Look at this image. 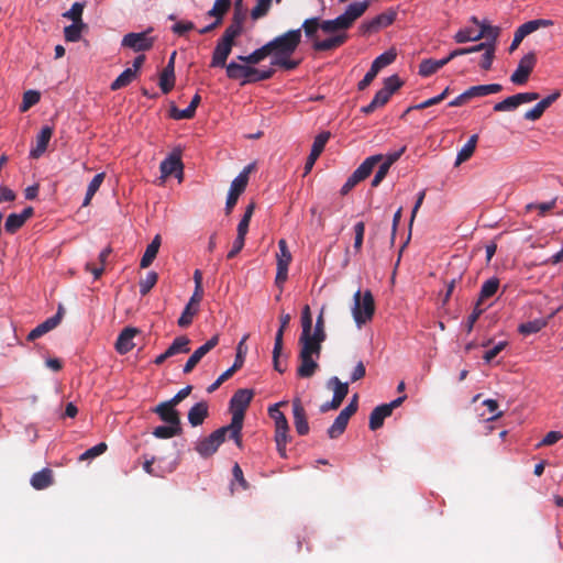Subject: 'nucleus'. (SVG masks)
Here are the masks:
<instances>
[{
    "mask_svg": "<svg viewBox=\"0 0 563 563\" xmlns=\"http://www.w3.org/2000/svg\"><path fill=\"white\" fill-rule=\"evenodd\" d=\"M368 4L366 1L353 2L347 5L344 13L332 20H322L319 16L306 19L302 23L305 36L316 52H328L341 47L346 43V30L363 15Z\"/></svg>",
    "mask_w": 563,
    "mask_h": 563,
    "instance_id": "nucleus-1",
    "label": "nucleus"
},
{
    "mask_svg": "<svg viewBox=\"0 0 563 563\" xmlns=\"http://www.w3.org/2000/svg\"><path fill=\"white\" fill-rule=\"evenodd\" d=\"M301 31H303L302 26L300 29L290 30L267 43L271 51L272 66L285 70H292L298 67L300 62L292 59L291 56L301 43Z\"/></svg>",
    "mask_w": 563,
    "mask_h": 563,
    "instance_id": "nucleus-2",
    "label": "nucleus"
},
{
    "mask_svg": "<svg viewBox=\"0 0 563 563\" xmlns=\"http://www.w3.org/2000/svg\"><path fill=\"white\" fill-rule=\"evenodd\" d=\"M325 339L312 335V333H301L299 336V361L297 375L301 378L311 377L317 368L318 360L321 355V345Z\"/></svg>",
    "mask_w": 563,
    "mask_h": 563,
    "instance_id": "nucleus-3",
    "label": "nucleus"
},
{
    "mask_svg": "<svg viewBox=\"0 0 563 563\" xmlns=\"http://www.w3.org/2000/svg\"><path fill=\"white\" fill-rule=\"evenodd\" d=\"M253 391L250 389H239L234 393L230 400V409L232 412L231 422L228 424L231 428V439L235 442L238 448H242V428L244 420V412L253 399Z\"/></svg>",
    "mask_w": 563,
    "mask_h": 563,
    "instance_id": "nucleus-4",
    "label": "nucleus"
},
{
    "mask_svg": "<svg viewBox=\"0 0 563 563\" xmlns=\"http://www.w3.org/2000/svg\"><path fill=\"white\" fill-rule=\"evenodd\" d=\"M353 301L352 314L357 325L369 321L375 312V302L371 290L364 292L357 290L353 296Z\"/></svg>",
    "mask_w": 563,
    "mask_h": 563,
    "instance_id": "nucleus-5",
    "label": "nucleus"
},
{
    "mask_svg": "<svg viewBox=\"0 0 563 563\" xmlns=\"http://www.w3.org/2000/svg\"><path fill=\"white\" fill-rule=\"evenodd\" d=\"M227 435L231 439V428L229 426H223L214 430L208 437L198 440L195 445V450L201 457L208 459L218 451Z\"/></svg>",
    "mask_w": 563,
    "mask_h": 563,
    "instance_id": "nucleus-6",
    "label": "nucleus"
},
{
    "mask_svg": "<svg viewBox=\"0 0 563 563\" xmlns=\"http://www.w3.org/2000/svg\"><path fill=\"white\" fill-rule=\"evenodd\" d=\"M382 158V154L367 157L346 179L345 184L341 188V195H347L360 181L366 179L372 174L375 165L378 164Z\"/></svg>",
    "mask_w": 563,
    "mask_h": 563,
    "instance_id": "nucleus-7",
    "label": "nucleus"
},
{
    "mask_svg": "<svg viewBox=\"0 0 563 563\" xmlns=\"http://www.w3.org/2000/svg\"><path fill=\"white\" fill-rule=\"evenodd\" d=\"M152 31L153 29L148 27L140 33H128L123 36L121 45L123 47L131 48L134 52L148 51L153 47L155 42V38L151 36Z\"/></svg>",
    "mask_w": 563,
    "mask_h": 563,
    "instance_id": "nucleus-8",
    "label": "nucleus"
},
{
    "mask_svg": "<svg viewBox=\"0 0 563 563\" xmlns=\"http://www.w3.org/2000/svg\"><path fill=\"white\" fill-rule=\"evenodd\" d=\"M252 165H247L231 183L225 202V211L230 213L238 202L240 195L245 190L249 183V174Z\"/></svg>",
    "mask_w": 563,
    "mask_h": 563,
    "instance_id": "nucleus-9",
    "label": "nucleus"
},
{
    "mask_svg": "<svg viewBox=\"0 0 563 563\" xmlns=\"http://www.w3.org/2000/svg\"><path fill=\"white\" fill-rule=\"evenodd\" d=\"M278 249L279 252L276 254L277 272L275 283L282 289L288 278V267L292 256L284 239L278 241Z\"/></svg>",
    "mask_w": 563,
    "mask_h": 563,
    "instance_id": "nucleus-10",
    "label": "nucleus"
},
{
    "mask_svg": "<svg viewBox=\"0 0 563 563\" xmlns=\"http://www.w3.org/2000/svg\"><path fill=\"white\" fill-rule=\"evenodd\" d=\"M552 25H553V21L547 20V19L531 20V21H528V22L521 24L515 32L514 40L511 42L509 51L514 52L518 47V45L522 42V40L527 35L531 34L532 32L539 30L540 27H549Z\"/></svg>",
    "mask_w": 563,
    "mask_h": 563,
    "instance_id": "nucleus-11",
    "label": "nucleus"
},
{
    "mask_svg": "<svg viewBox=\"0 0 563 563\" xmlns=\"http://www.w3.org/2000/svg\"><path fill=\"white\" fill-rule=\"evenodd\" d=\"M536 55L533 53H529L525 55L518 66L517 69L514 71V74L510 77V80L515 85H523L527 82L531 71L534 68L536 65Z\"/></svg>",
    "mask_w": 563,
    "mask_h": 563,
    "instance_id": "nucleus-12",
    "label": "nucleus"
},
{
    "mask_svg": "<svg viewBox=\"0 0 563 563\" xmlns=\"http://www.w3.org/2000/svg\"><path fill=\"white\" fill-rule=\"evenodd\" d=\"M219 343V335H213L211 339H209L205 344L199 346L187 360L186 364L184 365L183 372L185 374H189L196 365L200 362V360L209 353L213 347H216Z\"/></svg>",
    "mask_w": 563,
    "mask_h": 563,
    "instance_id": "nucleus-13",
    "label": "nucleus"
},
{
    "mask_svg": "<svg viewBox=\"0 0 563 563\" xmlns=\"http://www.w3.org/2000/svg\"><path fill=\"white\" fill-rule=\"evenodd\" d=\"M329 139H330V132H322L314 137L310 154L305 164V175L310 173L316 161L323 152L324 146H325L327 142L329 141Z\"/></svg>",
    "mask_w": 563,
    "mask_h": 563,
    "instance_id": "nucleus-14",
    "label": "nucleus"
},
{
    "mask_svg": "<svg viewBox=\"0 0 563 563\" xmlns=\"http://www.w3.org/2000/svg\"><path fill=\"white\" fill-rule=\"evenodd\" d=\"M294 424L299 435H306L309 432V424L306 411L299 398L292 400Z\"/></svg>",
    "mask_w": 563,
    "mask_h": 563,
    "instance_id": "nucleus-15",
    "label": "nucleus"
},
{
    "mask_svg": "<svg viewBox=\"0 0 563 563\" xmlns=\"http://www.w3.org/2000/svg\"><path fill=\"white\" fill-rule=\"evenodd\" d=\"M53 128L45 125L41 129L40 133L36 136L35 146L30 151L31 158H40L46 151L49 140L53 135Z\"/></svg>",
    "mask_w": 563,
    "mask_h": 563,
    "instance_id": "nucleus-16",
    "label": "nucleus"
},
{
    "mask_svg": "<svg viewBox=\"0 0 563 563\" xmlns=\"http://www.w3.org/2000/svg\"><path fill=\"white\" fill-rule=\"evenodd\" d=\"M139 330L135 328H124L119 334L115 342V350L119 354H126L134 347V338L137 334Z\"/></svg>",
    "mask_w": 563,
    "mask_h": 563,
    "instance_id": "nucleus-17",
    "label": "nucleus"
},
{
    "mask_svg": "<svg viewBox=\"0 0 563 563\" xmlns=\"http://www.w3.org/2000/svg\"><path fill=\"white\" fill-rule=\"evenodd\" d=\"M233 44L219 38L210 63L211 67H224L232 51Z\"/></svg>",
    "mask_w": 563,
    "mask_h": 563,
    "instance_id": "nucleus-18",
    "label": "nucleus"
},
{
    "mask_svg": "<svg viewBox=\"0 0 563 563\" xmlns=\"http://www.w3.org/2000/svg\"><path fill=\"white\" fill-rule=\"evenodd\" d=\"M175 407V405H172L170 401L167 400L157 405L154 412H156L164 422L180 426L179 413Z\"/></svg>",
    "mask_w": 563,
    "mask_h": 563,
    "instance_id": "nucleus-19",
    "label": "nucleus"
},
{
    "mask_svg": "<svg viewBox=\"0 0 563 563\" xmlns=\"http://www.w3.org/2000/svg\"><path fill=\"white\" fill-rule=\"evenodd\" d=\"M207 417L208 404L206 401L197 402L188 411V421L192 427L202 424Z\"/></svg>",
    "mask_w": 563,
    "mask_h": 563,
    "instance_id": "nucleus-20",
    "label": "nucleus"
},
{
    "mask_svg": "<svg viewBox=\"0 0 563 563\" xmlns=\"http://www.w3.org/2000/svg\"><path fill=\"white\" fill-rule=\"evenodd\" d=\"M161 173L163 177H168L177 172L183 173V163L178 155L172 154L161 163Z\"/></svg>",
    "mask_w": 563,
    "mask_h": 563,
    "instance_id": "nucleus-21",
    "label": "nucleus"
},
{
    "mask_svg": "<svg viewBox=\"0 0 563 563\" xmlns=\"http://www.w3.org/2000/svg\"><path fill=\"white\" fill-rule=\"evenodd\" d=\"M449 62L448 56L442 59H423L419 65V75L422 77H429L445 66Z\"/></svg>",
    "mask_w": 563,
    "mask_h": 563,
    "instance_id": "nucleus-22",
    "label": "nucleus"
},
{
    "mask_svg": "<svg viewBox=\"0 0 563 563\" xmlns=\"http://www.w3.org/2000/svg\"><path fill=\"white\" fill-rule=\"evenodd\" d=\"M53 484V472L49 468H43L31 477V485L37 490L45 489Z\"/></svg>",
    "mask_w": 563,
    "mask_h": 563,
    "instance_id": "nucleus-23",
    "label": "nucleus"
},
{
    "mask_svg": "<svg viewBox=\"0 0 563 563\" xmlns=\"http://www.w3.org/2000/svg\"><path fill=\"white\" fill-rule=\"evenodd\" d=\"M390 415L389 406H386L385 404L374 408L369 416V429L373 431L379 429L383 426L384 420Z\"/></svg>",
    "mask_w": 563,
    "mask_h": 563,
    "instance_id": "nucleus-24",
    "label": "nucleus"
},
{
    "mask_svg": "<svg viewBox=\"0 0 563 563\" xmlns=\"http://www.w3.org/2000/svg\"><path fill=\"white\" fill-rule=\"evenodd\" d=\"M59 324V317H51L46 319L44 322L40 323L35 327L29 334L27 340L34 341L51 330L55 329Z\"/></svg>",
    "mask_w": 563,
    "mask_h": 563,
    "instance_id": "nucleus-25",
    "label": "nucleus"
},
{
    "mask_svg": "<svg viewBox=\"0 0 563 563\" xmlns=\"http://www.w3.org/2000/svg\"><path fill=\"white\" fill-rule=\"evenodd\" d=\"M161 246V235H155L152 242L146 246V250L141 258L140 266L141 268H147L155 257L157 256L158 250Z\"/></svg>",
    "mask_w": 563,
    "mask_h": 563,
    "instance_id": "nucleus-26",
    "label": "nucleus"
},
{
    "mask_svg": "<svg viewBox=\"0 0 563 563\" xmlns=\"http://www.w3.org/2000/svg\"><path fill=\"white\" fill-rule=\"evenodd\" d=\"M227 69V76L230 79H242V85L246 84L247 79V73H249V65H242L238 64L235 62H230L228 65L224 66Z\"/></svg>",
    "mask_w": 563,
    "mask_h": 563,
    "instance_id": "nucleus-27",
    "label": "nucleus"
},
{
    "mask_svg": "<svg viewBox=\"0 0 563 563\" xmlns=\"http://www.w3.org/2000/svg\"><path fill=\"white\" fill-rule=\"evenodd\" d=\"M190 340L186 335L177 336L165 351V356L173 357L177 354L188 353Z\"/></svg>",
    "mask_w": 563,
    "mask_h": 563,
    "instance_id": "nucleus-28",
    "label": "nucleus"
},
{
    "mask_svg": "<svg viewBox=\"0 0 563 563\" xmlns=\"http://www.w3.org/2000/svg\"><path fill=\"white\" fill-rule=\"evenodd\" d=\"M483 38V32H478V26L476 27H464L459 30L454 35V41L459 44L471 42V41H478Z\"/></svg>",
    "mask_w": 563,
    "mask_h": 563,
    "instance_id": "nucleus-29",
    "label": "nucleus"
},
{
    "mask_svg": "<svg viewBox=\"0 0 563 563\" xmlns=\"http://www.w3.org/2000/svg\"><path fill=\"white\" fill-rule=\"evenodd\" d=\"M471 21L478 26V32H483V38H487L486 43L496 42L499 35V29L497 26H492L486 22H479L476 16H472Z\"/></svg>",
    "mask_w": 563,
    "mask_h": 563,
    "instance_id": "nucleus-30",
    "label": "nucleus"
},
{
    "mask_svg": "<svg viewBox=\"0 0 563 563\" xmlns=\"http://www.w3.org/2000/svg\"><path fill=\"white\" fill-rule=\"evenodd\" d=\"M477 144V135H472L456 155L455 166L461 165L472 157Z\"/></svg>",
    "mask_w": 563,
    "mask_h": 563,
    "instance_id": "nucleus-31",
    "label": "nucleus"
},
{
    "mask_svg": "<svg viewBox=\"0 0 563 563\" xmlns=\"http://www.w3.org/2000/svg\"><path fill=\"white\" fill-rule=\"evenodd\" d=\"M267 56H271V51L268 44L266 43L265 45L255 49L247 56H238V59L249 65H255L265 59Z\"/></svg>",
    "mask_w": 563,
    "mask_h": 563,
    "instance_id": "nucleus-32",
    "label": "nucleus"
},
{
    "mask_svg": "<svg viewBox=\"0 0 563 563\" xmlns=\"http://www.w3.org/2000/svg\"><path fill=\"white\" fill-rule=\"evenodd\" d=\"M88 29L86 23H73L64 27V37L66 42H78L81 38L82 32Z\"/></svg>",
    "mask_w": 563,
    "mask_h": 563,
    "instance_id": "nucleus-33",
    "label": "nucleus"
},
{
    "mask_svg": "<svg viewBox=\"0 0 563 563\" xmlns=\"http://www.w3.org/2000/svg\"><path fill=\"white\" fill-rule=\"evenodd\" d=\"M503 87L499 84H488V85H478L472 86L468 88V95L472 98L475 97H484L493 93H497L501 91Z\"/></svg>",
    "mask_w": 563,
    "mask_h": 563,
    "instance_id": "nucleus-34",
    "label": "nucleus"
},
{
    "mask_svg": "<svg viewBox=\"0 0 563 563\" xmlns=\"http://www.w3.org/2000/svg\"><path fill=\"white\" fill-rule=\"evenodd\" d=\"M499 288V279L497 277H492L487 279L481 287L478 302H483L486 299L493 297Z\"/></svg>",
    "mask_w": 563,
    "mask_h": 563,
    "instance_id": "nucleus-35",
    "label": "nucleus"
},
{
    "mask_svg": "<svg viewBox=\"0 0 563 563\" xmlns=\"http://www.w3.org/2000/svg\"><path fill=\"white\" fill-rule=\"evenodd\" d=\"M106 178L104 173L97 174L91 181L89 183L86 191L85 199L82 201V207H87L90 205L92 197L96 195V192L99 190L100 186L102 185L103 180Z\"/></svg>",
    "mask_w": 563,
    "mask_h": 563,
    "instance_id": "nucleus-36",
    "label": "nucleus"
},
{
    "mask_svg": "<svg viewBox=\"0 0 563 563\" xmlns=\"http://www.w3.org/2000/svg\"><path fill=\"white\" fill-rule=\"evenodd\" d=\"M328 386L333 388L332 398L342 404L349 393V384L342 383L336 376H334L329 379Z\"/></svg>",
    "mask_w": 563,
    "mask_h": 563,
    "instance_id": "nucleus-37",
    "label": "nucleus"
},
{
    "mask_svg": "<svg viewBox=\"0 0 563 563\" xmlns=\"http://www.w3.org/2000/svg\"><path fill=\"white\" fill-rule=\"evenodd\" d=\"M230 5L231 0H216L213 7L207 12V15L214 18L217 23H221L222 18L230 9Z\"/></svg>",
    "mask_w": 563,
    "mask_h": 563,
    "instance_id": "nucleus-38",
    "label": "nucleus"
},
{
    "mask_svg": "<svg viewBox=\"0 0 563 563\" xmlns=\"http://www.w3.org/2000/svg\"><path fill=\"white\" fill-rule=\"evenodd\" d=\"M136 78L135 69L126 68L123 70L117 79L111 84V90H119L126 87Z\"/></svg>",
    "mask_w": 563,
    "mask_h": 563,
    "instance_id": "nucleus-39",
    "label": "nucleus"
},
{
    "mask_svg": "<svg viewBox=\"0 0 563 563\" xmlns=\"http://www.w3.org/2000/svg\"><path fill=\"white\" fill-rule=\"evenodd\" d=\"M85 9L84 2H74L69 10L62 13L64 19L71 21L73 23H85L82 20V13Z\"/></svg>",
    "mask_w": 563,
    "mask_h": 563,
    "instance_id": "nucleus-40",
    "label": "nucleus"
},
{
    "mask_svg": "<svg viewBox=\"0 0 563 563\" xmlns=\"http://www.w3.org/2000/svg\"><path fill=\"white\" fill-rule=\"evenodd\" d=\"M199 307L192 303H187L183 310L177 324L180 328H187L192 323L194 317L198 313Z\"/></svg>",
    "mask_w": 563,
    "mask_h": 563,
    "instance_id": "nucleus-41",
    "label": "nucleus"
},
{
    "mask_svg": "<svg viewBox=\"0 0 563 563\" xmlns=\"http://www.w3.org/2000/svg\"><path fill=\"white\" fill-rule=\"evenodd\" d=\"M273 75H274V69H272V68L257 69L252 66H249L246 84L267 80V79L272 78Z\"/></svg>",
    "mask_w": 563,
    "mask_h": 563,
    "instance_id": "nucleus-42",
    "label": "nucleus"
},
{
    "mask_svg": "<svg viewBox=\"0 0 563 563\" xmlns=\"http://www.w3.org/2000/svg\"><path fill=\"white\" fill-rule=\"evenodd\" d=\"M279 321H280V327L275 335V343H274L275 344V355H280V353H282L284 331L289 324L290 314H288V313L282 314Z\"/></svg>",
    "mask_w": 563,
    "mask_h": 563,
    "instance_id": "nucleus-43",
    "label": "nucleus"
},
{
    "mask_svg": "<svg viewBox=\"0 0 563 563\" xmlns=\"http://www.w3.org/2000/svg\"><path fill=\"white\" fill-rule=\"evenodd\" d=\"M159 88L163 93H168L175 86V71L163 69L159 75Z\"/></svg>",
    "mask_w": 563,
    "mask_h": 563,
    "instance_id": "nucleus-44",
    "label": "nucleus"
},
{
    "mask_svg": "<svg viewBox=\"0 0 563 563\" xmlns=\"http://www.w3.org/2000/svg\"><path fill=\"white\" fill-rule=\"evenodd\" d=\"M521 104L518 93L507 97L500 102L495 103L494 111L504 112V111H512Z\"/></svg>",
    "mask_w": 563,
    "mask_h": 563,
    "instance_id": "nucleus-45",
    "label": "nucleus"
},
{
    "mask_svg": "<svg viewBox=\"0 0 563 563\" xmlns=\"http://www.w3.org/2000/svg\"><path fill=\"white\" fill-rule=\"evenodd\" d=\"M180 431H181L180 426H174V424L159 426L154 429L153 435L158 439H169L175 435H178L180 433Z\"/></svg>",
    "mask_w": 563,
    "mask_h": 563,
    "instance_id": "nucleus-46",
    "label": "nucleus"
},
{
    "mask_svg": "<svg viewBox=\"0 0 563 563\" xmlns=\"http://www.w3.org/2000/svg\"><path fill=\"white\" fill-rule=\"evenodd\" d=\"M545 324V321L542 319L528 321L519 325V332L525 335L533 334L541 331Z\"/></svg>",
    "mask_w": 563,
    "mask_h": 563,
    "instance_id": "nucleus-47",
    "label": "nucleus"
},
{
    "mask_svg": "<svg viewBox=\"0 0 563 563\" xmlns=\"http://www.w3.org/2000/svg\"><path fill=\"white\" fill-rule=\"evenodd\" d=\"M249 334H244L243 338L241 339V341L238 343V346H236V355H235V360H234V363L233 365L235 367H238L239 369L243 366L244 364V361H245V356H246V353H247V345H246V341L249 339Z\"/></svg>",
    "mask_w": 563,
    "mask_h": 563,
    "instance_id": "nucleus-48",
    "label": "nucleus"
},
{
    "mask_svg": "<svg viewBox=\"0 0 563 563\" xmlns=\"http://www.w3.org/2000/svg\"><path fill=\"white\" fill-rule=\"evenodd\" d=\"M41 99V95L38 91L36 90H27L23 93V99H22V103L20 106V111L21 112H25L27 111L31 107H33L34 104H36Z\"/></svg>",
    "mask_w": 563,
    "mask_h": 563,
    "instance_id": "nucleus-49",
    "label": "nucleus"
},
{
    "mask_svg": "<svg viewBox=\"0 0 563 563\" xmlns=\"http://www.w3.org/2000/svg\"><path fill=\"white\" fill-rule=\"evenodd\" d=\"M157 279H158V275L156 272H153V271L148 272L146 274V277L144 279H142L139 284L140 294L142 296H145L146 294H148L150 290L156 285Z\"/></svg>",
    "mask_w": 563,
    "mask_h": 563,
    "instance_id": "nucleus-50",
    "label": "nucleus"
},
{
    "mask_svg": "<svg viewBox=\"0 0 563 563\" xmlns=\"http://www.w3.org/2000/svg\"><path fill=\"white\" fill-rule=\"evenodd\" d=\"M289 431H275V442L280 457H287L286 446L289 441Z\"/></svg>",
    "mask_w": 563,
    "mask_h": 563,
    "instance_id": "nucleus-51",
    "label": "nucleus"
},
{
    "mask_svg": "<svg viewBox=\"0 0 563 563\" xmlns=\"http://www.w3.org/2000/svg\"><path fill=\"white\" fill-rule=\"evenodd\" d=\"M347 421L342 417L338 416L332 423V426L328 429V435L330 439L339 438L346 429Z\"/></svg>",
    "mask_w": 563,
    "mask_h": 563,
    "instance_id": "nucleus-52",
    "label": "nucleus"
},
{
    "mask_svg": "<svg viewBox=\"0 0 563 563\" xmlns=\"http://www.w3.org/2000/svg\"><path fill=\"white\" fill-rule=\"evenodd\" d=\"M24 221L21 217L18 216V213H11L8 216L4 229L8 233H15L19 229H21L24 225Z\"/></svg>",
    "mask_w": 563,
    "mask_h": 563,
    "instance_id": "nucleus-53",
    "label": "nucleus"
},
{
    "mask_svg": "<svg viewBox=\"0 0 563 563\" xmlns=\"http://www.w3.org/2000/svg\"><path fill=\"white\" fill-rule=\"evenodd\" d=\"M108 449V445L107 443L104 442H100L98 444H96L95 446L86 450L80 456H79V461H87V460H91V459H95L101 454H103Z\"/></svg>",
    "mask_w": 563,
    "mask_h": 563,
    "instance_id": "nucleus-54",
    "label": "nucleus"
},
{
    "mask_svg": "<svg viewBox=\"0 0 563 563\" xmlns=\"http://www.w3.org/2000/svg\"><path fill=\"white\" fill-rule=\"evenodd\" d=\"M353 230H354V234H355L353 249H354L355 253H360L362 250L364 233H365L364 222L360 221V222L355 223Z\"/></svg>",
    "mask_w": 563,
    "mask_h": 563,
    "instance_id": "nucleus-55",
    "label": "nucleus"
},
{
    "mask_svg": "<svg viewBox=\"0 0 563 563\" xmlns=\"http://www.w3.org/2000/svg\"><path fill=\"white\" fill-rule=\"evenodd\" d=\"M495 49L496 45L493 43L488 46L487 49L484 51L482 58L479 60V66L483 70H489L495 58Z\"/></svg>",
    "mask_w": 563,
    "mask_h": 563,
    "instance_id": "nucleus-56",
    "label": "nucleus"
},
{
    "mask_svg": "<svg viewBox=\"0 0 563 563\" xmlns=\"http://www.w3.org/2000/svg\"><path fill=\"white\" fill-rule=\"evenodd\" d=\"M240 33H241V25L239 23H233L225 29L224 33L222 34V36L220 38L225 42H230V43L234 44V40H235V37H238L240 35Z\"/></svg>",
    "mask_w": 563,
    "mask_h": 563,
    "instance_id": "nucleus-57",
    "label": "nucleus"
},
{
    "mask_svg": "<svg viewBox=\"0 0 563 563\" xmlns=\"http://www.w3.org/2000/svg\"><path fill=\"white\" fill-rule=\"evenodd\" d=\"M301 333H312V318L309 306H305L301 313Z\"/></svg>",
    "mask_w": 563,
    "mask_h": 563,
    "instance_id": "nucleus-58",
    "label": "nucleus"
},
{
    "mask_svg": "<svg viewBox=\"0 0 563 563\" xmlns=\"http://www.w3.org/2000/svg\"><path fill=\"white\" fill-rule=\"evenodd\" d=\"M483 405L486 406L492 413V416L486 419L487 421H495L503 416V411H498V402L495 399H486Z\"/></svg>",
    "mask_w": 563,
    "mask_h": 563,
    "instance_id": "nucleus-59",
    "label": "nucleus"
},
{
    "mask_svg": "<svg viewBox=\"0 0 563 563\" xmlns=\"http://www.w3.org/2000/svg\"><path fill=\"white\" fill-rule=\"evenodd\" d=\"M358 396L355 394L350 401V404L339 413L340 417H342L344 420L349 422L350 418L357 411L358 404H357Z\"/></svg>",
    "mask_w": 563,
    "mask_h": 563,
    "instance_id": "nucleus-60",
    "label": "nucleus"
},
{
    "mask_svg": "<svg viewBox=\"0 0 563 563\" xmlns=\"http://www.w3.org/2000/svg\"><path fill=\"white\" fill-rule=\"evenodd\" d=\"M401 87V81L397 75H393L384 80V89L391 96Z\"/></svg>",
    "mask_w": 563,
    "mask_h": 563,
    "instance_id": "nucleus-61",
    "label": "nucleus"
},
{
    "mask_svg": "<svg viewBox=\"0 0 563 563\" xmlns=\"http://www.w3.org/2000/svg\"><path fill=\"white\" fill-rule=\"evenodd\" d=\"M507 345L506 341H500L496 345H494L492 349L487 350L483 358L486 363H490Z\"/></svg>",
    "mask_w": 563,
    "mask_h": 563,
    "instance_id": "nucleus-62",
    "label": "nucleus"
},
{
    "mask_svg": "<svg viewBox=\"0 0 563 563\" xmlns=\"http://www.w3.org/2000/svg\"><path fill=\"white\" fill-rule=\"evenodd\" d=\"M195 29V24L190 21H179L172 26V31L177 35H184Z\"/></svg>",
    "mask_w": 563,
    "mask_h": 563,
    "instance_id": "nucleus-63",
    "label": "nucleus"
},
{
    "mask_svg": "<svg viewBox=\"0 0 563 563\" xmlns=\"http://www.w3.org/2000/svg\"><path fill=\"white\" fill-rule=\"evenodd\" d=\"M360 29H361L362 34L366 35V34L375 33V32L379 31L382 27L378 26V22H377L376 18H373L371 20L364 21L361 24Z\"/></svg>",
    "mask_w": 563,
    "mask_h": 563,
    "instance_id": "nucleus-64",
    "label": "nucleus"
}]
</instances>
